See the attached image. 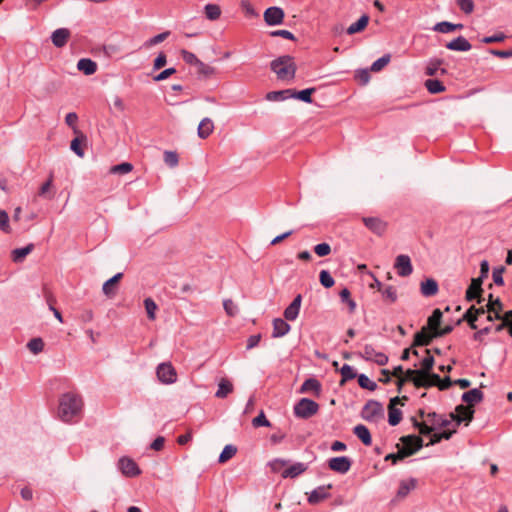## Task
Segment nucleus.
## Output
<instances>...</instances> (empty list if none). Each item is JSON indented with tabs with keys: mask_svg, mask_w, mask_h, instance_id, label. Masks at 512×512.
Listing matches in <instances>:
<instances>
[{
	"mask_svg": "<svg viewBox=\"0 0 512 512\" xmlns=\"http://www.w3.org/2000/svg\"><path fill=\"white\" fill-rule=\"evenodd\" d=\"M133 170L132 164L124 162L118 165H114L110 168L112 174H127Z\"/></svg>",
	"mask_w": 512,
	"mask_h": 512,
	"instance_id": "3c124183",
	"label": "nucleus"
},
{
	"mask_svg": "<svg viewBox=\"0 0 512 512\" xmlns=\"http://www.w3.org/2000/svg\"><path fill=\"white\" fill-rule=\"evenodd\" d=\"M169 35H170V31L162 32V33L148 39L147 41H145L143 46L146 48L155 46V45L165 41L169 37Z\"/></svg>",
	"mask_w": 512,
	"mask_h": 512,
	"instance_id": "c03bdc74",
	"label": "nucleus"
},
{
	"mask_svg": "<svg viewBox=\"0 0 512 512\" xmlns=\"http://www.w3.org/2000/svg\"><path fill=\"white\" fill-rule=\"evenodd\" d=\"M400 441L404 445L412 444V448H408L405 446L400 447V445L397 444V458H401V460L415 454L418 450H420L423 447L422 438L416 435L402 436L400 438Z\"/></svg>",
	"mask_w": 512,
	"mask_h": 512,
	"instance_id": "7ed1b4c3",
	"label": "nucleus"
},
{
	"mask_svg": "<svg viewBox=\"0 0 512 512\" xmlns=\"http://www.w3.org/2000/svg\"><path fill=\"white\" fill-rule=\"evenodd\" d=\"M358 383L361 388L367 389L369 391H374L377 388L376 383L370 380L369 377L364 374H360L358 376Z\"/></svg>",
	"mask_w": 512,
	"mask_h": 512,
	"instance_id": "de8ad7c7",
	"label": "nucleus"
},
{
	"mask_svg": "<svg viewBox=\"0 0 512 512\" xmlns=\"http://www.w3.org/2000/svg\"><path fill=\"white\" fill-rule=\"evenodd\" d=\"M204 11L206 18L211 21L218 20L221 16V8L217 4H207Z\"/></svg>",
	"mask_w": 512,
	"mask_h": 512,
	"instance_id": "4c0bfd02",
	"label": "nucleus"
},
{
	"mask_svg": "<svg viewBox=\"0 0 512 512\" xmlns=\"http://www.w3.org/2000/svg\"><path fill=\"white\" fill-rule=\"evenodd\" d=\"M408 398L403 396L402 398L394 397L390 400L388 405V422L391 426H396L402 420V411L395 407L396 404L401 403L404 405L402 401H407Z\"/></svg>",
	"mask_w": 512,
	"mask_h": 512,
	"instance_id": "6e6552de",
	"label": "nucleus"
},
{
	"mask_svg": "<svg viewBox=\"0 0 512 512\" xmlns=\"http://www.w3.org/2000/svg\"><path fill=\"white\" fill-rule=\"evenodd\" d=\"M77 68L85 75H92L97 70V64L91 59L83 58L78 61Z\"/></svg>",
	"mask_w": 512,
	"mask_h": 512,
	"instance_id": "c85d7f7f",
	"label": "nucleus"
},
{
	"mask_svg": "<svg viewBox=\"0 0 512 512\" xmlns=\"http://www.w3.org/2000/svg\"><path fill=\"white\" fill-rule=\"evenodd\" d=\"M118 467L127 477H136L141 473L136 462L129 457H122L118 461Z\"/></svg>",
	"mask_w": 512,
	"mask_h": 512,
	"instance_id": "1a4fd4ad",
	"label": "nucleus"
},
{
	"mask_svg": "<svg viewBox=\"0 0 512 512\" xmlns=\"http://www.w3.org/2000/svg\"><path fill=\"white\" fill-rule=\"evenodd\" d=\"M487 311L482 307V315L487 313V320L493 321V319H498L501 322L505 318V314L502 315L503 305L499 298L493 299L492 294L489 295V302L486 305Z\"/></svg>",
	"mask_w": 512,
	"mask_h": 512,
	"instance_id": "423d86ee",
	"label": "nucleus"
},
{
	"mask_svg": "<svg viewBox=\"0 0 512 512\" xmlns=\"http://www.w3.org/2000/svg\"><path fill=\"white\" fill-rule=\"evenodd\" d=\"M368 22H369V16L364 14L362 15L357 22L351 24L348 29H347V33L352 35V34H355V33H358V32H361L363 31L367 25H368Z\"/></svg>",
	"mask_w": 512,
	"mask_h": 512,
	"instance_id": "2f4dec72",
	"label": "nucleus"
},
{
	"mask_svg": "<svg viewBox=\"0 0 512 512\" xmlns=\"http://www.w3.org/2000/svg\"><path fill=\"white\" fill-rule=\"evenodd\" d=\"M341 375H342V379H341V384H343L344 382L348 381V380H352L354 379L357 375H356V372L355 370L353 369V367H351L350 365L348 364H345L342 366L341 370Z\"/></svg>",
	"mask_w": 512,
	"mask_h": 512,
	"instance_id": "49530a36",
	"label": "nucleus"
},
{
	"mask_svg": "<svg viewBox=\"0 0 512 512\" xmlns=\"http://www.w3.org/2000/svg\"><path fill=\"white\" fill-rule=\"evenodd\" d=\"M376 353H377V351L375 350V348L372 345L366 344L364 346L363 352L360 353V356L363 359H365L366 361H372L373 358L375 357Z\"/></svg>",
	"mask_w": 512,
	"mask_h": 512,
	"instance_id": "0e129e2a",
	"label": "nucleus"
},
{
	"mask_svg": "<svg viewBox=\"0 0 512 512\" xmlns=\"http://www.w3.org/2000/svg\"><path fill=\"white\" fill-rule=\"evenodd\" d=\"M474 410L470 406L459 405L455 409V413H451L450 417L456 424L461 422H468L473 417Z\"/></svg>",
	"mask_w": 512,
	"mask_h": 512,
	"instance_id": "f8f14e48",
	"label": "nucleus"
},
{
	"mask_svg": "<svg viewBox=\"0 0 512 512\" xmlns=\"http://www.w3.org/2000/svg\"><path fill=\"white\" fill-rule=\"evenodd\" d=\"M480 313V309H476L474 306H471L463 316V319L466 320L472 328H476L475 322L477 321V316Z\"/></svg>",
	"mask_w": 512,
	"mask_h": 512,
	"instance_id": "a18cd8bd",
	"label": "nucleus"
},
{
	"mask_svg": "<svg viewBox=\"0 0 512 512\" xmlns=\"http://www.w3.org/2000/svg\"><path fill=\"white\" fill-rule=\"evenodd\" d=\"M504 327L509 328V334L512 336V310L505 313V318L496 326V330L499 331Z\"/></svg>",
	"mask_w": 512,
	"mask_h": 512,
	"instance_id": "6e6d98bb",
	"label": "nucleus"
},
{
	"mask_svg": "<svg viewBox=\"0 0 512 512\" xmlns=\"http://www.w3.org/2000/svg\"><path fill=\"white\" fill-rule=\"evenodd\" d=\"M27 347L33 354H38L43 351L44 342L41 338H33L28 342Z\"/></svg>",
	"mask_w": 512,
	"mask_h": 512,
	"instance_id": "8fccbe9b",
	"label": "nucleus"
},
{
	"mask_svg": "<svg viewBox=\"0 0 512 512\" xmlns=\"http://www.w3.org/2000/svg\"><path fill=\"white\" fill-rule=\"evenodd\" d=\"M420 290H421V293H422L423 296L431 297V296H434V295L437 294V292H438V284L432 278L426 279L425 281H423L421 283Z\"/></svg>",
	"mask_w": 512,
	"mask_h": 512,
	"instance_id": "a878e982",
	"label": "nucleus"
},
{
	"mask_svg": "<svg viewBox=\"0 0 512 512\" xmlns=\"http://www.w3.org/2000/svg\"><path fill=\"white\" fill-rule=\"evenodd\" d=\"M466 299L468 301L476 299L477 303H480V276L472 279L466 291Z\"/></svg>",
	"mask_w": 512,
	"mask_h": 512,
	"instance_id": "393cba45",
	"label": "nucleus"
},
{
	"mask_svg": "<svg viewBox=\"0 0 512 512\" xmlns=\"http://www.w3.org/2000/svg\"><path fill=\"white\" fill-rule=\"evenodd\" d=\"M290 331V325L281 318L273 320V338L283 337Z\"/></svg>",
	"mask_w": 512,
	"mask_h": 512,
	"instance_id": "4be33fe9",
	"label": "nucleus"
},
{
	"mask_svg": "<svg viewBox=\"0 0 512 512\" xmlns=\"http://www.w3.org/2000/svg\"><path fill=\"white\" fill-rule=\"evenodd\" d=\"M434 338H436L435 332H431L427 327H422L421 330L414 335L412 347L427 346Z\"/></svg>",
	"mask_w": 512,
	"mask_h": 512,
	"instance_id": "ddd939ff",
	"label": "nucleus"
},
{
	"mask_svg": "<svg viewBox=\"0 0 512 512\" xmlns=\"http://www.w3.org/2000/svg\"><path fill=\"white\" fill-rule=\"evenodd\" d=\"M122 277V273H117L103 284L102 290L107 297L111 298L116 294V286Z\"/></svg>",
	"mask_w": 512,
	"mask_h": 512,
	"instance_id": "412c9836",
	"label": "nucleus"
},
{
	"mask_svg": "<svg viewBox=\"0 0 512 512\" xmlns=\"http://www.w3.org/2000/svg\"><path fill=\"white\" fill-rule=\"evenodd\" d=\"M70 36H71V33H70L69 29L59 28V29H56L52 33L51 40L55 47L62 48L67 44Z\"/></svg>",
	"mask_w": 512,
	"mask_h": 512,
	"instance_id": "dca6fc26",
	"label": "nucleus"
},
{
	"mask_svg": "<svg viewBox=\"0 0 512 512\" xmlns=\"http://www.w3.org/2000/svg\"><path fill=\"white\" fill-rule=\"evenodd\" d=\"M252 425L257 428V427H261V426H265V427H270L271 426V423L270 421L266 418L265 414L263 411H261L259 413V415L257 417H255L253 420H252Z\"/></svg>",
	"mask_w": 512,
	"mask_h": 512,
	"instance_id": "e2e57ef3",
	"label": "nucleus"
},
{
	"mask_svg": "<svg viewBox=\"0 0 512 512\" xmlns=\"http://www.w3.org/2000/svg\"><path fill=\"white\" fill-rule=\"evenodd\" d=\"M197 67V74L199 77L207 79L215 75L216 69L204 62L200 61Z\"/></svg>",
	"mask_w": 512,
	"mask_h": 512,
	"instance_id": "ea45409f",
	"label": "nucleus"
},
{
	"mask_svg": "<svg viewBox=\"0 0 512 512\" xmlns=\"http://www.w3.org/2000/svg\"><path fill=\"white\" fill-rule=\"evenodd\" d=\"M223 307H224L226 314L229 317H234L238 312L237 305L233 302L232 299H225L223 301Z\"/></svg>",
	"mask_w": 512,
	"mask_h": 512,
	"instance_id": "5fc2aeb1",
	"label": "nucleus"
},
{
	"mask_svg": "<svg viewBox=\"0 0 512 512\" xmlns=\"http://www.w3.org/2000/svg\"><path fill=\"white\" fill-rule=\"evenodd\" d=\"M284 16V11L280 7H270L264 12V20L270 26L281 24Z\"/></svg>",
	"mask_w": 512,
	"mask_h": 512,
	"instance_id": "9b49d317",
	"label": "nucleus"
},
{
	"mask_svg": "<svg viewBox=\"0 0 512 512\" xmlns=\"http://www.w3.org/2000/svg\"><path fill=\"white\" fill-rule=\"evenodd\" d=\"M389 62H390V55L389 54L384 55L383 57L379 58L372 64L371 70L373 72H378V71L382 70Z\"/></svg>",
	"mask_w": 512,
	"mask_h": 512,
	"instance_id": "4d7b16f0",
	"label": "nucleus"
},
{
	"mask_svg": "<svg viewBox=\"0 0 512 512\" xmlns=\"http://www.w3.org/2000/svg\"><path fill=\"white\" fill-rule=\"evenodd\" d=\"M364 225L373 233L381 236L387 229V223L378 217H364Z\"/></svg>",
	"mask_w": 512,
	"mask_h": 512,
	"instance_id": "9d476101",
	"label": "nucleus"
},
{
	"mask_svg": "<svg viewBox=\"0 0 512 512\" xmlns=\"http://www.w3.org/2000/svg\"><path fill=\"white\" fill-rule=\"evenodd\" d=\"M440 376L435 373H427L425 376H421L414 381V386L417 388H429L432 386H438Z\"/></svg>",
	"mask_w": 512,
	"mask_h": 512,
	"instance_id": "a211bd4d",
	"label": "nucleus"
},
{
	"mask_svg": "<svg viewBox=\"0 0 512 512\" xmlns=\"http://www.w3.org/2000/svg\"><path fill=\"white\" fill-rule=\"evenodd\" d=\"M462 400L467 403V406H472L480 401V390L475 388L462 395Z\"/></svg>",
	"mask_w": 512,
	"mask_h": 512,
	"instance_id": "a19ab883",
	"label": "nucleus"
},
{
	"mask_svg": "<svg viewBox=\"0 0 512 512\" xmlns=\"http://www.w3.org/2000/svg\"><path fill=\"white\" fill-rule=\"evenodd\" d=\"M213 130L214 124L212 120L210 118H204L200 121L197 129L198 137L201 139H206L213 133Z\"/></svg>",
	"mask_w": 512,
	"mask_h": 512,
	"instance_id": "5701e85b",
	"label": "nucleus"
},
{
	"mask_svg": "<svg viewBox=\"0 0 512 512\" xmlns=\"http://www.w3.org/2000/svg\"><path fill=\"white\" fill-rule=\"evenodd\" d=\"M83 408V401L79 394L67 392L60 396L57 410L58 418L66 423L80 416Z\"/></svg>",
	"mask_w": 512,
	"mask_h": 512,
	"instance_id": "f257e3e1",
	"label": "nucleus"
},
{
	"mask_svg": "<svg viewBox=\"0 0 512 512\" xmlns=\"http://www.w3.org/2000/svg\"><path fill=\"white\" fill-rule=\"evenodd\" d=\"M314 91H315V88H308V89H304L299 92L292 89V94H293L292 98H297L306 103H311L312 102L311 95L314 93Z\"/></svg>",
	"mask_w": 512,
	"mask_h": 512,
	"instance_id": "79ce46f5",
	"label": "nucleus"
},
{
	"mask_svg": "<svg viewBox=\"0 0 512 512\" xmlns=\"http://www.w3.org/2000/svg\"><path fill=\"white\" fill-rule=\"evenodd\" d=\"M504 270H505V268L503 266H499V267L494 268L492 276H493V281H494V283L496 285H503V283H504V280H503Z\"/></svg>",
	"mask_w": 512,
	"mask_h": 512,
	"instance_id": "774afa93",
	"label": "nucleus"
},
{
	"mask_svg": "<svg viewBox=\"0 0 512 512\" xmlns=\"http://www.w3.org/2000/svg\"><path fill=\"white\" fill-rule=\"evenodd\" d=\"M34 249V244L30 243L25 247L17 248L12 251V260L14 262H22L25 257L30 254Z\"/></svg>",
	"mask_w": 512,
	"mask_h": 512,
	"instance_id": "473e14b6",
	"label": "nucleus"
},
{
	"mask_svg": "<svg viewBox=\"0 0 512 512\" xmlns=\"http://www.w3.org/2000/svg\"><path fill=\"white\" fill-rule=\"evenodd\" d=\"M395 268L397 269L398 275L401 277H407L413 272L411 260L407 255L397 256L395 261Z\"/></svg>",
	"mask_w": 512,
	"mask_h": 512,
	"instance_id": "4468645a",
	"label": "nucleus"
},
{
	"mask_svg": "<svg viewBox=\"0 0 512 512\" xmlns=\"http://www.w3.org/2000/svg\"><path fill=\"white\" fill-rule=\"evenodd\" d=\"M237 448L233 445H226L219 456V463H225L235 456Z\"/></svg>",
	"mask_w": 512,
	"mask_h": 512,
	"instance_id": "37998d69",
	"label": "nucleus"
},
{
	"mask_svg": "<svg viewBox=\"0 0 512 512\" xmlns=\"http://www.w3.org/2000/svg\"><path fill=\"white\" fill-rule=\"evenodd\" d=\"M442 64V60H432L426 67L425 73L429 76H434L437 74L438 70H440V65ZM446 72L445 69H441V74Z\"/></svg>",
	"mask_w": 512,
	"mask_h": 512,
	"instance_id": "09e8293b",
	"label": "nucleus"
},
{
	"mask_svg": "<svg viewBox=\"0 0 512 512\" xmlns=\"http://www.w3.org/2000/svg\"><path fill=\"white\" fill-rule=\"evenodd\" d=\"M415 487H416L415 479L401 481L398 491H397V497L398 498L406 497L410 493V491H412Z\"/></svg>",
	"mask_w": 512,
	"mask_h": 512,
	"instance_id": "72a5a7b5",
	"label": "nucleus"
},
{
	"mask_svg": "<svg viewBox=\"0 0 512 512\" xmlns=\"http://www.w3.org/2000/svg\"><path fill=\"white\" fill-rule=\"evenodd\" d=\"M144 306H145V310L147 312L148 318L150 320H155V318H156V310H157L156 303L151 298H146L144 300Z\"/></svg>",
	"mask_w": 512,
	"mask_h": 512,
	"instance_id": "603ef678",
	"label": "nucleus"
},
{
	"mask_svg": "<svg viewBox=\"0 0 512 512\" xmlns=\"http://www.w3.org/2000/svg\"><path fill=\"white\" fill-rule=\"evenodd\" d=\"M354 434L363 442L364 445L369 446L372 443V438L368 428L362 424L354 427Z\"/></svg>",
	"mask_w": 512,
	"mask_h": 512,
	"instance_id": "c756f323",
	"label": "nucleus"
},
{
	"mask_svg": "<svg viewBox=\"0 0 512 512\" xmlns=\"http://www.w3.org/2000/svg\"><path fill=\"white\" fill-rule=\"evenodd\" d=\"M319 410V405L315 401L302 398L294 406V414L302 419H307L315 415Z\"/></svg>",
	"mask_w": 512,
	"mask_h": 512,
	"instance_id": "20e7f679",
	"label": "nucleus"
},
{
	"mask_svg": "<svg viewBox=\"0 0 512 512\" xmlns=\"http://www.w3.org/2000/svg\"><path fill=\"white\" fill-rule=\"evenodd\" d=\"M233 391V385L232 383L226 379L222 378L218 385V390L215 394L217 398H225L228 394H230Z\"/></svg>",
	"mask_w": 512,
	"mask_h": 512,
	"instance_id": "f704fd0d",
	"label": "nucleus"
},
{
	"mask_svg": "<svg viewBox=\"0 0 512 512\" xmlns=\"http://www.w3.org/2000/svg\"><path fill=\"white\" fill-rule=\"evenodd\" d=\"M425 353L426 357L421 361V368L419 369L420 377L425 376V374L429 373L434 365V358L430 355V350L426 349Z\"/></svg>",
	"mask_w": 512,
	"mask_h": 512,
	"instance_id": "c9c22d12",
	"label": "nucleus"
},
{
	"mask_svg": "<svg viewBox=\"0 0 512 512\" xmlns=\"http://www.w3.org/2000/svg\"><path fill=\"white\" fill-rule=\"evenodd\" d=\"M328 466L331 470L338 473H346L351 467V461L348 457H334L328 461Z\"/></svg>",
	"mask_w": 512,
	"mask_h": 512,
	"instance_id": "2eb2a0df",
	"label": "nucleus"
},
{
	"mask_svg": "<svg viewBox=\"0 0 512 512\" xmlns=\"http://www.w3.org/2000/svg\"><path fill=\"white\" fill-rule=\"evenodd\" d=\"M314 392L315 394H319L321 391V384L315 378H309L305 380L300 388L301 393Z\"/></svg>",
	"mask_w": 512,
	"mask_h": 512,
	"instance_id": "7c9ffc66",
	"label": "nucleus"
},
{
	"mask_svg": "<svg viewBox=\"0 0 512 512\" xmlns=\"http://www.w3.org/2000/svg\"><path fill=\"white\" fill-rule=\"evenodd\" d=\"M433 29L440 33H450L454 31L453 23L447 21L437 23Z\"/></svg>",
	"mask_w": 512,
	"mask_h": 512,
	"instance_id": "69168bd1",
	"label": "nucleus"
},
{
	"mask_svg": "<svg viewBox=\"0 0 512 512\" xmlns=\"http://www.w3.org/2000/svg\"><path fill=\"white\" fill-rule=\"evenodd\" d=\"M446 48L453 51H468L471 49V44L463 36H459L456 39L448 42Z\"/></svg>",
	"mask_w": 512,
	"mask_h": 512,
	"instance_id": "b1692460",
	"label": "nucleus"
},
{
	"mask_svg": "<svg viewBox=\"0 0 512 512\" xmlns=\"http://www.w3.org/2000/svg\"><path fill=\"white\" fill-rule=\"evenodd\" d=\"M307 466L304 463H295L282 472L283 478H295L305 472Z\"/></svg>",
	"mask_w": 512,
	"mask_h": 512,
	"instance_id": "bb28decb",
	"label": "nucleus"
},
{
	"mask_svg": "<svg viewBox=\"0 0 512 512\" xmlns=\"http://www.w3.org/2000/svg\"><path fill=\"white\" fill-rule=\"evenodd\" d=\"M74 134L76 137L71 141L70 148L77 156L82 158L84 156V149L81 147V144L86 143L87 137L77 127H74Z\"/></svg>",
	"mask_w": 512,
	"mask_h": 512,
	"instance_id": "f3484780",
	"label": "nucleus"
},
{
	"mask_svg": "<svg viewBox=\"0 0 512 512\" xmlns=\"http://www.w3.org/2000/svg\"><path fill=\"white\" fill-rule=\"evenodd\" d=\"M156 375L163 384H173L177 381V372L170 362L160 363L156 368Z\"/></svg>",
	"mask_w": 512,
	"mask_h": 512,
	"instance_id": "39448f33",
	"label": "nucleus"
},
{
	"mask_svg": "<svg viewBox=\"0 0 512 512\" xmlns=\"http://www.w3.org/2000/svg\"><path fill=\"white\" fill-rule=\"evenodd\" d=\"M0 229L5 233H10L11 227L9 225L8 213L0 209Z\"/></svg>",
	"mask_w": 512,
	"mask_h": 512,
	"instance_id": "052dcab7",
	"label": "nucleus"
},
{
	"mask_svg": "<svg viewBox=\"0 0 512 512\" xmlns=\"http://www.w3.org/2000/svg\"><path fill=\"white\" fill-rule=\"evenodd\" d=\"M332 487L331 484H329L328 486H320L318 488H316L315 490H313L309 497H308V502L310 504H318L319 502L327 499L330 494L327 492L328 489H330Z\"/></svg>",
	"mask_w": 512,
	"mask_h": 512,
	"instance_id": "aec40b11",
	"label": "nucleus"
},
{
	"mask_svg": "<svg viewBox=\"0 0 512 512\" xmlns=\"http://www.w3.org/2000/svg\"><path fill=\"white\" fill-rule=\"evenodd\" d=\"M314 252L319 256V257H324V256H327L331 253V247L328 243H321V244H317L315 247H314Z\"/></svg>",
	"mask_w": 512,
	"mask_h": 512,
	"instance_id": "338daca9",
	"label": "nucleus"
},
{
	"mask_svg": "<svg viewBox=\"0 0 512 512\" xmlns=\"http://www.w3.org/2000/svg\"><path fill=\"white\" fill-rule=\"evenodd\" d=\"M382 296L385 300H387L390 303H393L397 299L396 290L392 286H387L384 289L381 290Z\"/></svg>",
	"mask_w": 512,
	"mask_h": 512,
	"instance_id": "680f3d73",
	"label": "nucleus"
},
{
	"mask_svg": "<svg viewBox=\"0 0 512 512\" xmlns=\"http://www.w3.org/2000/svg\"><path fill=\"white\" fill-rule=\"evenodd\" d=\"M361 416L367 421H375L383 416V407L379 402L369 400L363 407Z\"/></svg>",
	"mask_w": 512,
	"mask_h": 512,
	"instance_id": "0eeeda50",
	"label": "nucleus"
},
{
	"mask_svg": "<svg viewBox=\"0 0 512 512\" xmlns=\"http://www.w3.org/2000/svg\"><path fill=\"white\" fill-rule=\"evenodd\" d=\"M292 89L280 90V91H272L267 93L266 99L269 101H282L287 98L292 97Z\"/></svg>",
	"mask_w": 512,
	"mask_h": 512,
	"instance_id": "e433bc0d",
	"label": "nucleus"
},
{
	"mask_svg": "<svg viewBox=\"0 0 512 512\" xmlns=\"http://www.w3.org/2000/svg\"><path fill=\"white\" fill-rule=\"evenodd\" d=\"M181 56H182L183 60H184L187 64H190V65H195V66H197V65L199 64V62L201 61V60H199V59L197 58V56H196L194 53L189 52V51L184 50V49H183V50H181Z\"/></svg>",
	"mask_w": 512,
	"mask_h": 512,
	"instance_id": "bf43d9fd",
	"label": "nucleus"
},
{
	"mask_svg": "<svg viewBox=\"0 0 512 512\" xmlns=\"http://www.w3.org/2000/svg\"><path fill=\"white\" fill-rule=\"evenodd\" d=\"M302 297L301 295H297L290 305L284 310V317L288 321H294L299 314L301 307Z\"/></svg>",
	"mask_w": 512,
	"mask_h": 512,
	"instance_id": "6ab92c4d",
	"label": "nucleus"
},
{
	"mask_svg": "<svg viewBox=\"0 0 512 512\" xmlns=\"http://www.w3.org/2000/svg\"><path fill=\"white\" fill-rule=\"evenodd\" d=\"M271 70L282 81H291L295 78L297 66L294 58L289 55L280 56L270 63Z\"/></svg>",
	"mask_w": 512,
	"mask_h": 512,
	"instance_id": "f03ea898",
	"label": "nucleus"
},
{
	"mask_svg": "<svg viewBox=\"0 0 512 512\" xmlns=\"http://www.w3.org/2000/svg\"><path fill=\"white\" fill-rule=\"evenodd\" d=\"M164 161L170 167H175L178 165L179 159L176 152L173 151H165L164 152Z\"/></svg>",
	"mask_w": 512,
	"mask_h": 512,
	"instance_id": "13d9d810",
	"label": "nucleus"
},
{
	"mask_svg": "<svg viewBox=\"0 0 512 512\" xmlns=\"http://www.w3.org/2000/svg\"><path fill=\"white\" fill-rule=\"evenodd\" d=\"M424 85L431 94L442 93L446 89L443 83L436 79H428Z\"/></svg>",
	"mask_w": 512,
	"mask_h": 512,
	"instance_id": "58836bf2",
	"label": "nucleus"
},
{
	"mask_svg": "<svg viewBox=\"0 0 512 512\" xmlns=\"http://www.w3.org/2000/svg\"><path fill=\"white\" fill-rule=\"evenodd\" d=\"M319 280H320V283L325 288H331L335 284L333 277L330 275V273L327 270H322L320 272Z\"/></svg>",
	"mask_w": 512,
	"mask_h": 512,
	"instance_id": "864d4df0",
	"label": "nucleus"
},
{
	"mask_svg": "<svg viewBox=\"0 0 512 512\" xmlns=\"http://www.w3.org/2000/svg\"><path fill=\"white\" fill-rule=\"evenodd\" d=\"M442 320V312L440 309H435L432 312V315L429 316L427 320V324L424 327H427L431 332H436L440 328V323Z\"/></svg>",
	"mask_w": 512,
	"mask_h": 512,
	"instance_id": "cd10ccee",
	"label": "nucleus"
}]
</instances>
